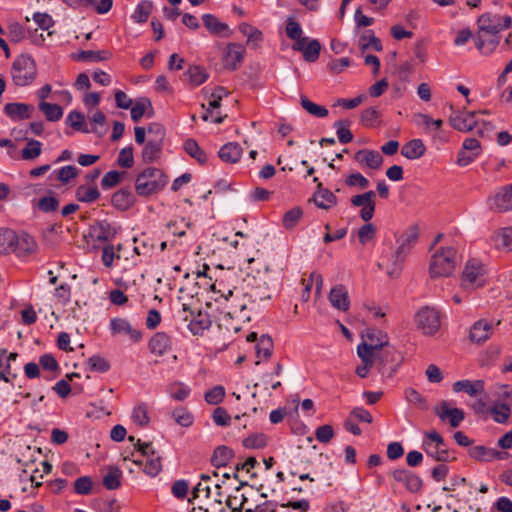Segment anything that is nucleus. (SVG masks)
Segmentation results:
<instances>
[{"label":"nucleus","instance_id":"f704fd0d","mask_svg":"<svg viewBox=\"0 0 512 512\" xmlns=\"http://www.w3.org/2000/svg\"><path fill=\"white\" fill-rule=\"evenodd\" d=\"M239 31L247 37V44L253 47H257L263 39L262 32L246 22L239 25Z\"/></svg>","mask_w":512,"mask_h":512},{"label":"nucleus","instance_id":"6e6d98bb","mask_svg":"<svg viewBox=\"0 0 512 512\" xmlns=\"http://www.w3.org/2000/svg\"><path fill=\"white\" fill-rule=\"evenodd\" d=\"M193 85L199 86L208 79V74L199 66H190L185 73Z\"/></svg>","mask_w":512,"mask_h":512},{"label":"nucleus","instance_id":"bb28decb","mask_svg":"<svg viewBox=\"0 0 512 512\" xmlns=\"http://www.w3.org/2000/svg\"><path fill=\"white\" fill-rule=\"evenodd\" d=\"M135 202V196L129 188L116 191L111 198V204L120 211L130 209Z\"/></svg>","mask_w":512,"mask_h":512},{"label":"nucleus","instance_id":"49530a36","mask_svg":"<svg viewBox=\"0 0 512 512\" xmlns=\"http://www.w3.org/2000/svg\"><path fill=\"white\" fill-rule=\"evenodd\" d=\"M423 446L425 452L436 461L446 462L449 460V452L444 446H433L431 442L427 441L424 442Z\"/></svg>","mask_w":512,"mask_h":512},{"label":"nucleus","instance_id":"9d476101","mask_svg":"<svg viewBox=\"0 0 512 512\" xmlns=\"http://www.w3.org/2000/svg\"><path fill=\"white\" fill-rule=\"evenodd\" d=\"M375 197L374 191L370 190L363 194L354 195L350 202L354 207H361L359 215L365 222L370 221L375 213Z\"/></svg>","mask_w":512,"mask_h":512},{"label":"nucleus","instance_id":"423d86ee","mask_svg":"<svg viewBox=\"0 0 512 512\" xmlns=\"http://www.w3.org/2000/svg\"><path fill=\"white\" fill-rule=\"evenodd\" d=\"M456 250L447 247L436 252L430 263L431 277H448L455 269Z\"/></svg>","mask_w":512,"mask_h":512},{"label":"nucleus","instance_id":"cd10ccee","mask_svg":"<svg viewBox=\"0 0 512 512\" xmlns=\"http://www.w3.org/2000/svg\"><path fill=\"white\" fill-rule=\"evenodd\" d=\"M426 152V147L421 139H412L401 148V155L409 160L421 158Z\"/></svg>","mask_w":512,"mask_h":512},{"label":"nucleus","instance_id":"f03ea898","mask_svg":"<svg viewBox=\"0 0 512 512\" xmlns=\"http://www.w3.org/2000/svg\"><path fill=\"white\" fill-rule=\"evenodd\" d=\"M368 347H372L371 359L374 366L382 375L392 377L399 364L397 351L389 346L388 337L380 330L368 329L366 333Z\"/></svg>","mask_w":512,"mask_h":512},{"label":"nucleus","instance_id":"774afa93","mask_svg":"<svg viewBox=\"0 0 512 512\" xmlns=\"http://www.w3.org/2000/svg\"><path fill=\"white\" fill-rule=\"evenodd\" d=\"M148 140L163 143L165 138V128L159 123H150L147 128Z\"/></svg>","mask_w":512,"mask_h":512},{"label":"nucleus","instance_id":"0eeeda50","mask_svg":"<svg viewBox=\"0 0 512 512\" xmlns=\"http://www.w3.org/2000/svg\"><path fill=\"white\" fill-rule=\"evenodd\" d=\"M486 283V270L484 265L476 260H469L462 272L461 285L465 290H475Z\"/></svg>","mask_w":512,"mask_h":512},{"label":"nucleus","instance_id":"09e8293b","mask_svg":"<svg viewBox=\"0 0 512 512\" xmlns=\"http://www.w3.org/2000/svg\"><path fill=\"white\" fill-rule=\"evenodd\" d=\"M172 416L177 424L182 427H190L193 424V415L185 407H177L173 410Z\"/></svg>","mask_w":512,"mask_h":512},{"label":"nucleus","instance_id":"c9c22d12","mask_svg":"<svg viewBox=\"0 0 512 512\" xmlns=\"http://www.w3.org/2000/svg\"><path fill=\"white\" fill-rule=\"evenodd\" d=\"M211 326V320L207 313L199 311L196 316L190 319L189 329L194 335L201 334Z\"/></svg>","mask_w":512,"mask_h":512},{"label":"nucleus","instance_id":"e433bc0d","mask_svg":"<svg viewBox=\"0 0 512 512\" xmlns=\"http://www.w3.org/2000/svg\"><path fill=\"white\" fill-rule=\"evenodd\" d=\"M122 471L116 466H109L103 477V485L108 490H116L121 486Z\"/></svg>","mask_w":512,"mask_h":512},{"label":"nucleus","instance_id":"6ab92c4d","mask_svg":"<svg viewBox=\"0 0 512 512\" xmlns=\"http://www.w3.org/2000/svg\"><path fill=\"white\" fill-rule=\"evenodd\" d=\"M110 327L112 334H125L128 335L129 338L133 342H138L142 338L141 331L133 328L131 324L123 318H113L110 321Z\"/></svg>","mask_w":512,"mask_h":512},{"label":"nucleus","instance_id":"4468645a","mask_svg":"<svg viewBox=\"0 0 512 512\" xmlns=\"http://www.w3.org/2000/svg\"><path fill=\"white\" fill-rule=\"evenodd\" d=\"M245 48L238 43H229L224 52L223 64L229 70H236L242 63L244 58Z\"/></svg>","mask_w":512,"mask_h":512},{"label":"nucleus","instance_id":"4c0bfd02","mask_svg":"<svg viewBox=\"0 0 512 512\" xmlns=\"http://www.w3.org/2000/svg\"><path fill=\"white\" fill-rule=\"evenodd\" d=\"M234 453L231 448L227 446H219L215 449L211 462L213 466L220 468L226 466L233 458Z\"/></svg>","mask_w":512,"mask_h":512},{"label":"nucleus","instance_id":"b1692460","mask_svg":"<svg viewBox=\"0 0 512 512\" xmlns=\"http://www.w3.org/2000/svg\"><path fill=\"white\" fill-rule=\"evenodd\" d=\"M234 293L232 290H228L227 294H222L221 297L226 302V313L231 317H240L249 319L250 317L245 314L246 304L233 298Z\"/></svg>","mask_w":512,"mask_h":512},{"label":"nucleus","instance_id":"6e6552de","mask_svg":"<svg viewBox=\"0 0 512 512\" xmlns=\"http://www.w3.org/2000/svg\"><path fill=\"white\" fill-rule=\"evenodd\" d=\"M417 329L424 335H434L441 326L440 314L432 307L424 306L415 315Z\"/></svg>","mask_w":512,"mask_h":512},{"label":"nucleus","instance_id":"ddd939ff","mask_svg":"<svg viewBox=\"0 0 512 512\" xmlns=\"http://www.w3.org/2000/svg\"><path fill=\"white\" fill-rule=\"evenodd\" d=\"M16 241L14 244L15 253L18 257H27L35 254L38 250V244L35 238L26 232L16 233Z\"/></svg>","mask_w":512,"mask_h":512},{"label":"nucleus","instance_id":"a18cd8bd","mask_svg":"<svg viewBox=\"0 0 512 512\" xmlns=\"http://www.w3.org/2000/svg\"><path fill=\"white\" fill-rule=\"evenodd\" d=\"M300 103L303 109L312 116L324 118L328 115V110L326 107L313 103L304 95H301Z\"/></svg>","mask_w":512,"mask_h":512},{"label":"nucleus","instance_id":"58836bf2","mask_svg":"<svg viewBox=\"0 0 512 512\" xmlns=\"http://www.w3.org/2000/svg\"><path fill=\"white\" fill-rule=\"evenodd\" d=\"M67 123L70 124V126L77 131H82L85 133L92 132L98 135L103 134V132H99L98 128L96 127H92L91 129L84 127V116L82 113L78 111H72L69 113V115L67 116Z\"/></svg>","mask_w":512,"mask_h":512},{"label":"nucleus","instance_id":"39448f33","mask_svg":"<svg viewBox=\"0 0 512 512\" xmlns=\"http://www.w3.org/2000/svg\"><path fill=\"white\" fill-rule=\"evenodd\" d=\"M11 74L15 85L20 87L30 85L37 76L35 60L28 54L18 56L12 64Z\"/></svg>","mask_w":512,"mask_h":512},{"label":"nucleus","instance_id":"f257e3e1","mask_svg":"<svg viewBox=\"0 0 512 512\" xmlns=\"http://www.w3.org/2000/svg\"><path fill=\"white\" fill-rule=\"evenodd\" d=\"M249 265L257 264L256 268L250 266L247 274L245 296L248 297L250 304L258 305L272 298L275 288V277L268 264L259 261V259H248Z\"/></svg>","mask_w":512,"mask_h":512},{"label":"nucleus","instance_id":"bf43d9fd","mask_svg":"<svg viewBox=\"0 0 512 512\" xmlns=\"http://www.w3.org/2000/svg\"><path fill=\"white\" fill-rule=\"evenodd\" d=\"M345 125L349 126L350 122L345 120H339L336 121L334 124L336 128L337 137L342 144H347L353 140L352 132L348 128H346Z\"/></svg>","mask_w":512,"mask_h":512},{"label":"nucleus","instance_id":"a19ab883","mask_svg":"<svg viewBox=\"0 0 512 512\" xmlns=\"http://www.w3.org/2000/svg\"><path fill=\"white\" fill-rule=\"evenodd\" d=\"M30 107L23 103H8L4 107L5 113L11 118L28 119Z\"/></svg>","mask_w":512,"mask_h":512},{"label":"nucleus","instance_id":"5fc2aeb1","mask_svg":"<svg viewBox=\"0 0 512 512\" xmlns=\"http://www.w3.org/2000/svg\"><path fill=\"white\" fill-rule=\"evenodd\" d=\"M273 349V341L270 336L268 335H261L259 338L257 344H256V354L258 357L261 355L264 358H269L272 354Z\"/></svg>","mask_w":512,"mask_h":512},{"label":"nucleus","instance_id":"473e14b6","mask_svg":"<svg viewBox=\"0 0 512 512\" xmlns=\"http://www.w3.org/2000/svg\"><path fill=\"white\" fill-rule=\"evenodd\" d=\"M163 143L148 140L145 144L141 157L144 163H153L159 159L162 151Z\"/></svg>","mask_w":512,"mask_h":512},{"label":"nucleus","instance_id":"7c9ffc66","mask_svg":"<svg viewBox=\"0 0 512 512\" xmlns=\"http://www.w3.org/2000/svg\"><path fill=\"white\" fill-rule=\"evenodd\" d=\"M492 241L497 248H504L512 251V227H503L496 230Z\"/></svg>","mask_w":512,"mask_h":512},{"label":"nucleus","instance_id":"69168bd1","mask_svg":"<svg viewBox=\"0 0 512 512\" xmlns=\"http://www.w3.org/2000/svg\"><path fill=\"white\" fill-rule=\"evenodd\" d=\"M124 175L125 172H118L116 170L109 171L103 176L101 185L104 189H111L121 181Z\"/></svg>","mask_w":512,"mask_h":512},{"label":"nucleus","instance_id":"412c9836","mask_svg":"<svg viewBox=\"0 0 512 512\" xmlns=\"http://www.w3.org/2000/svg\"><path fill=\"white\" fill-rule=\"evenodd\" d=\"M493 333V326L485 319L476 321L471 329L469 338L472 342L481 344L489 339Z\"/></svg>","mask_w":512,"mask_h":512},{"label":"nucleus","instance_id":"7ed1b4c3","mask_svg":"<svg viewBox=\"0 0 512 512\" xmlns=\"http://www.w3.org/2000/svg\"><path fill=\"white\" fill-rule=\"evenodd\" d=\"M478 37L476 41L477 49L484 53H491L499 44L497 34L512 25L510 16H500L492 13L482 14L478 20Z\"/></svg>","mask_w":512,"mask_h":512},{"label":"nucleus","instance_id":"1a4fd4ad","mask_svg":"<svg viewBox=\"0 0 512 512\" xmlns=\"http://www.w3.org/2000/svg\"><path fill=\"white\" fill-rule=\"evenodd\" d=\"M419 238V228L416 225L410 226L397 240L398 247L393 255L398 262H404L413 246Z\"/></svg>","mask_w":512,"mask_h":512},{"label":"nucleus","instance_id":"f8f14e48","mask_svg":"<svg viewBox=\"0 0 512 512\" xmlns=\"http://www.w3.org/2000/svg\"><path fill=\"white\" fill-rule=\"evenodd\" d=\"M489 208L497 212L512 210V184L501 188L488 199Z\"/></svg>","mask_w":512,"mask_h":512},{"label":"nucleus","instance_id":"c85d7f7f","mask_svg":"<svg viewBox=\"0 0 512 512\" xmlns=\"http://www.w3.org/2000/svg\"><path fill=\"white\" fill-rule=\"evenodd\" d=\"M243 153L241 146L235 142H229L223 145L219 152V158L226 163H236Z\"/></svg>","mask_w":512,"mask_h":512},{"label":"nucleus","instance_id":"c03bdc74","mask_svg":"<svg viewBox=\"0 0 512 512\" xmlns=\"http://www.w3.org/2000/svg\"><path fill=\"white\" fill-rule=\"evenodd\" d=\"M359 47L361 50H367L369 48L375 51H382L383 47L379 38H377L373 31L368 30L363 33L359 39Z\"/></svg>","mask_w":512,"mask_h":512},{"label":"nucleus","instance_id":"dca6fc26","mask_svg":"<svg viewBox=\"0 0 512 512\" xmlns=\"http://www.w3.org/2000/svg\"><path fill=\"white\" fill-rule=\"evenodd\" d=\"M355 161L362 167L378 170L383 164V156L374 150L362 149L354 154Z\"/></svg>","mask_w":512,"mask_h":512},{"label":"nucleus","instance_id":"393cba45","mask_svg":"<svg viewBox=\"0 0 512 512\" xmlns=\"http://www.w3.org/2000/svg\"><path fill=\"white\" fill-rule=\"evenodd\" d=\"M484 381L483 380H459L453 384L454 392H465L471 397H476L484 393Z\"/></svg>","mask_w":512,"mask_h":512},{"label":"nucleus","instance_id":"603ef678","mask_svg":"<svg viewBox=\"0 0 512 512\" xmlns=\"http://www.w3.org/2000/svg\"><path fill=\"white\" fill-rule=\"evenodd\" d=\"M152 2L144 0L135 9L132 18L137 23H144L152 11Z\"/></svg>","mask_w":512,"mask_h":512},{"label":"nucleus","instance_id":"f3484780","mask_svg":"<svg viewBox=\"0 0 512 512\" xmlns=\"http://www.w3.org/2000/svg\"><path fill=\"white\" fill-rule=\"evenodd\" d=\"M329 301L334 308L343 312L348 311L350 307V297L347 288L341 284L333 287L329 294Z\"/></svg>","mask_w":512,"mask_h":512},{"label":"nucleus","instance_id":"2f4dec72","mask_svg":"<svg viewBox=\"0 0 512 512\" xmlns=\"http://www.w3.org/2000/svg\"><path fill=\"white\" fill-rule=\"evenodd\" d=\"M16 232L8 228H0V253L8 255L15 250Z\"/></svg>","mask_w":512,"mask_h":512},{"label":"nucleus","instance_id":"c756f323","mask_svg":"<svg viewBox=\"0 0 512 512\" xmlns=\"http://www.w3.org/2000/svg\"><path fill=\"white\" fill-rule=\"evenodd\" d=\"M171 339L164 332L156 333L149 342L150 351L153 354L163 355L170 349Z\"/></svg>","mask_w":512,"mask_h":512},{"label":"nucleus","instance_id":"20e7f679","mask_svg":"<svg viewBox=\"0 0 512 512\" xmlns=\"http://www.w3.org/2000/svg\"><path fill=\"white\" fill-rule=\"evenodd\" d=\"M167 184V177L162 170L148 167L135 180V191L141 197H148L159 192Z\"/></svg>","mask_w":512,"mask_h":512},{"label":"nucleus","instance_id":"5701e85b","mask_svg":"<svg viewBox=\"0 0 512 512\" xmlns=\"http://www.w3.org/2000/svg\"><path fill=\"white\" fill-rule=\"evenodd\" d=\"M476 112H463L449 118L451 126L458 131H471L477 124Z\"/></svg>","mask_w":512,"mask_h":512},{"label":"nucleus","instance_id":"13d9d810","mask_svg":"<svg viewBox=\"0 0 512 512\" xmlns=\"http://www.w3.org/2000/svg\"><path fill=\"white\" fill-rule=\"evenodd\" d=\"M41 142L38 140L30 139L26 147L22 150V158L24 160H33L41 154Z\"/></svg>","mask_w":512,"mask_h":512},{"label":"nucleus","instance_id":"a878e982","mask_svg":"<svg viewBox=\"0 0 512 512\" xmlns=\"http://www.w3.org/2000/svg\"><path fill=\"white\" fill-rule=\"evenodd\" d=\"M441 420L449 419L450 425L454 428L458 427L464 420V412L459 408H449L446 401L440 404V411H436Z\"/></svg>","mask_w":512,"mask_h":512},{"label":"nucleus","instance_id":"79ce46f5","mask_svg":"<svg viewBox=\"0 0 512 512\" xmlns=\"http://www.w3.org/2000/svg\"><path fill=\"white\" fill-rule=\"evenodd\" d=\"M39 110L42 111L48 121H58L63 116V109L58 104H51L45 101L39 103Z\"/></svg>","mask_w":512,"mask_h":512},{"label":"nucleus","instance_id":"e2e57ef3","mask_svg":"<svg viewBox=\"0 0 512 512\" xmlns=\"http://www.w3.org/2000/svg\"><path fill=\"white\" fill-rule=\"evenodd\" d=\"M225 397V389L222 386H215L208 390L205 395V401L210 405H217L223 401Z\"/></svg>","mask_w":512,"mask_h":512},{"label":"nucleus","instance_id":"de8ad7c7","mask_svg":"<svg viewBox=\"0 0 512 512\" xmlns=\"http://www.w3.org/2000/svg\"><path fill=\"white\" fill-rule=\"evenodd\" d=\"M152 110L151 101L148 98H140L133 107H131V118L134 122H138L147 110ZM153 111H151V114Z\"/></svg>","mask_w":512,"mask_h":512},{"label":"nucleus","instance_id":"864d4df0","mask_svg":"<svg viewBox=\"0 0 512 512\" xmlns=\"http://www.w3.org/2000/svg\"><path fill=\"white\" fill-rule=\"evenodd\" d=\"M490 413L493 417V419L497 423H504L508 420L511 409L510 406L504 403H496L491 409Z\"/></svg>","mask_w":512,"mask_h":512},{"label":"nucleus","instance_id":"052dcab7","mask_svg":"<svg viewBox=\"0 0 512 512\" xmlns=\"http://www.w3.org/2000/svg\"><path fill=\"white\" fill-rule=\"evenodd\" d=\"M111 54L107 51H82L79 53L77 59L81 61H92V62H100L104 60H108Z\"/></svg>","mask_w":512,"mask_h":512},{"label":"nucleus","instance_id":"3c124183","mask_svg":"<svg viewBox=\"0 0 512 512\" xmlns=\"http://www.w3.org/2000/svg\"><path fill=\"white\" fill-rule=\"evenodd\" d=\"M493 449L486 446H474L469 450V456L477 461L489 462L493 460Z\"/></svg>","mask_w":512,"mask_h":512},{"label":"nucleus","instance_id":"9b49d317","mask_svg":"<svg viewBox=\"0 0 512 512\" xmlns=\"http://www.w3.org/2000/svg\"><path fill=\"white\" fill-rule=\"evenodd\" d=\"M137 443L139 445V452H141L142 456L146 457L144 472L152 477L158 475L162 470L161 457L156 454L150 442L141 443L138 440Z\"/></svg>","mask_w":512,"mask_h":512},{"label":"nucleus","instance_id":"37998d69","mask_svg":"<svg viewBox=\"0 0 512 512\" xmlns=\"http://www.w3.org/2000/svg\"><path fill=\"white\" fill-rule=\"evenodd\" d=\"M184 150L187 154H189L192 158L196 159L200 164H204L207 161L206 153L200 148L198 143L189 138L184 142Z\"/></svg>","mask_w":512,"mask_h":512},{"label":"nucleus","instance_id":"8fccbe9b","mask_svg":"<svg viewBox=\"0 0 512 512\" xmlns=\"http://www.w3.org/2000/svg\"><path fill=\"white\" fill-rule=\"evenodd\" d=\"M321 51V44L317 39H312L305 46L302 52L303 58L307 62H315L318 60Z\"/></svg>","mask_w":512,"mask_h":512},{"label":"nucleus","instance_id":"4d7b16f0","mask_svg":"<svg viewBox=\"0 0 512 512\" xmlns=\"http://www.w3.org/2000/svg\"><path fill=\"white\" fill-rule=\"evenodd\" d=\"M360 121L365 127H374L380 123V113L373 107L367 108L362 111Z\"/></svg>","mask_w":512,"mask_h":512},{"label":"nucleus","instance_id":"680f3d73","mask_svg":"<svg viewBox=\"0 0 512 512\" xmlns=\"http://www.w3.org/2000/svg\"><path fill=\"white\" fill-rule=\"evenodd\" d=\"M93 488L92 478L89 476H81L74 482V491L79 495H88Z\"/></svg>","mask_w":512,"mask_h":512},{"label":"nucleus","instance_id":"2eb2a0df","mask_svg":"<svg viewBox=\"0 0 512 512\" xmlns=\"http://www.w3.org/2000/svg\"><path fill=\"white\" fill-rule=\"evenodd\" d=\"M392 477L395 481L403 483L406 489L412 493L419 492L423 485L422 479L407 469L394 470L392 472Z\"/></svg>","mask_w":512,"mask_h":512},{"label":"nucleus","instance_id":"338daca9","mask_svg":"<svg viewBox=\"0 0 512 512\" xmlns=\"http://www.w3.org/2000/svg\"><path fill=\"white\" fill-rule=\"evenodd\" d=\"M375 235L376 227L369 221L358 230V239L362 245H365L367 242L373 240Z\"/></svg>","mask_w":512,"mask_h":512},{"label":"nucleus","instance_id":"4be33fe9","mask_svg":"<svg viewBox=\"0 0 512 512\" xmlns=\"http://www.w3.org/2000/svg\"><path fill=\"white\" fill-rule=\"evenodd\" d=\"M372 347L367 346V342H362L357 347V354L362 361V365L356 367L355 373L361 377L366 378L369 370L374 366V360L371 359Z\"/></svg>","mask_w":512,"mask_h":512},{"label":"nucleus","instance_id":"72a5a7b5","mask_svg":"<svg viewBox=\"0 0 512 512\" xmlns=\"http://www.w3.org/2000/svg\"><path fill=\"white\" fill-rule=\"evenodd\" d=\"M203 24L206 27V29L215 35H220L223 32L227 31L230 35L231 31L229 30V27L227 24L220 22L214 15L212 14H204L202 16Z\"/></svg>","mask_w":512,"mask_h":512},{"label":"nucleus","instance_id":"0e129e2a","mask_svg":"<svg viewBox=\"0 0 512 512\" xmlns=\"http://www.w3.org/2000/svg\"><path fill=\"white\" fill-rule=\"evenodd\" d=\"M303 215L300 207L292 208L287 211L283 216V225L286 229H292Z\"/></svg>","mask_w":512,"mask_h":512},{"label":"nucleus","instance_id":"ea45409f","mask_svg":"<svg viewBox=\"0 0 512 512\" xmlns=\"http://www.w3.org/2000/svg\"><path fill=\"white\" fill-rule=\"evenodd\" d=\"M75 197L80 202L92 203L100 197L97 187L81 185L76 189Z\"/></svg>","mask_w":512,"mask_h":512},{"label":"nucleus","instance_id":"a211bd4d","mask_svg":"<svg viewBox=\"0 0 512 512\" xmlns=\"http://www.w3.org/2000/svg\"><path fill=\"white\" fill-rule=\"evenodd\" d=\"M91 231L92 236H94L98 241L103 242L113 239L118 232V227L107 220H100L96 221L91 226Z\"/></svg>","mask_w":512,"mask_h":512},{"label":"nucleus","instance_id":"aec40b11","mask_svg":"<svg viewBox=\"0 0 512 512\" xmlns=\"http://www.w3.org/2000/svg\"><path fill=\"white\" fill-rule=\"evenodd\" d=\"M312 201L318 208L329 210L337 204V197L329 189L324 188L322 183H318Z\"/></svg>","mask_w":512,"mask_h":512}]
</instances>
